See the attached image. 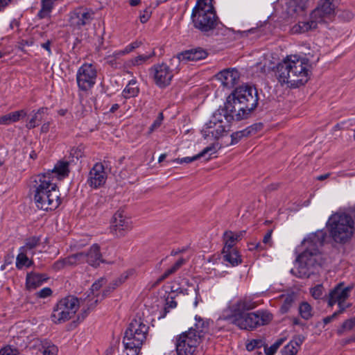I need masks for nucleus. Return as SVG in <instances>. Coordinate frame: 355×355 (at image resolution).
<instances>
[{"label":"nucleus","instance_id":"obj_6","mask_svg":"<svg viewBox=\"0 0 355 355\" xmlns=\"http://www.w3.org/2000/svg\"><path fill=\"white\" fill-rule=\"evenodd\" d=\"M326 227L330 238L337 244H346L355 233V222L352 215L345 211L332 214L327 220Z\"/></svg>","mask_w":355,"mask_h":355},{"label":"nucleus","instance_id":"obj_33","mask_svg":"<svg viewBox=\"0 0 355 355\" xmlns=\"http://www.w3.org/2000/svg\"><path fill=\"white\" fill-rule=\"evenodd\" d=\"M69 173V162L67 161H59L54 166L52 173L58 175L59 179L68 176Z\"/></svg>","mask_w":355,"mask_h":355},{"label":"nucleus","instance_id":"obj_25","mask_svg":"<svg viewBox=\"0 0 355 355\" xmlns=\"http://www.w3.org/2000/svg\"><path fill=\"white\" fill-rule=\"evenodd\" d=\"M216 152V145L214 144H212L210 146L204 148L200 153H198L196 155H194L193 157H184L182 159L178 158V159H174L173 162H177L178 164H183V163L188 164V163L192 162L193 161H196V160L200 159V157L205 156L207 153L212 154Z\"/></svg>","mask_w":355,"mask_h":355},{"label":"nucleus","instance_id":"obj_7","mask_svg":"<svg viewBox=\"0 0 355 355\" xmlns=\"http://www.w3.org/2000/svg\"><path fill=\"white\" fill-rule=\"evenodd\" d=\"M148 326L141 318L134 319L125 330L123 338L126 355H139L141 347L146 339Z\"/></svg>","mask_w":355,"mask_h":355},{"label":"nucleus","instance_id":"obj_45","mask_svg":"<svg viewBox=\"0 0 355 355\" xmlns=\"http://www.w3.org/2000/svg\"><path fill=\"white\" fill-rule=\"evenodd\" d=\"M182 55V52L180 53H178L176 56H173L171 60H170V64L171 66L170 68H171V70H173V73H174V72L175 73H178L180 70V68H179V66H180V64L182 61H186V59L184 58V55Z\"/></svg>","mask_w":355,"mask_h":355},{"label":"nucleus","instance_id":"obj_60","mask_svg":"<svg viewBox=\"0 0 355 355\" xmlns=\"http://www.w3.org/2000/svg\"><path fill=\"white\" fill-rule=\"evenodd\" d=\"M338 305L339 306V310L335 312V313H337V317L340 314L343 313L346 310V309L351 306V304H345V302H341L340 304H338Z\"/></svg>","mask_w":355,"mask_h":355},{"label":"nucleus","instance_id":"obj_5","mask_svg":"<svg viewBox=\"0 0 355 355\" xmlns=\"http://www.w3.org/2000/svg\"><path fill=\"white\" fill-rule=\"evenodd\" d=\"M53 179L52 174L48 173L38 175L33 182L31 191L40 209L55 210L61 203L59 191Z\"/></svg>","mask_w":355,"mask_h":355},{"label":"nucleus","instance_id":"obj_1","mask_svg":"<svg viewBox=\"0 0 355 355\" xmlns=\"http://www.w3.org/2000/svg\"><path fill=\"white\" fill-rule=\"evenodd\" d=\"M257 304L250 297H245L232 301L223 311L225 319H230L232 323L241 329L252 331L268 324L272 319V315L264 310L245 313L257 307Z\"/></svg>","mask_w":355,"mask_h":355},{"label":"nucleus","instance_id":"obj_12","mask_svg":"<svg viewBox=\"0 0 355 355\" xmlns=\"http://www.w3.org/2000/svg\"><path fill=\"white\" fill-rule=\"evenodd\" d=\"M97 77L96 67L92 64H84L78 70L76 80L79 89L88 91L95 85Z\"/></svg>","mask_w":355,"mask_h":355},{"label":"nucleus","instance_id":"obj_15","mask_svg":"<svg viewBox=\"0 0 355 355\" xmlns=\"http://www.w3.org/2000/svg\"><path fill=\"white\" fill-rule=\"evenodd\" d=\"M112 230L117 236H123L132 228L131 220L123 211H117L113 216Z\"/></svg>","mask_w":355,"mask_h":355},{"label":"nucleus","instance_id":"obj_46","mask_svg":"<svg viewBox=\"0 0 355 355\" xmlns=\"http://www.w3.org/2000/svg\"><path fill=\"white\" fill-rule=\"evenodd\" d=\"M355 327V317L346 320L337 330L338 335H342L345 331H350Z\"/></svg>","mask_w":355,"mask_h":355},{"label":"nucleus","instance_id":"obj_53","mask_svg":"<svg viewBox=\"0 0 355 355\" xmlns=\"http://www.w3.org/2000/svg\"><path fill=\"white\" fill-rule=\"evenodd\" d=\"M66 266H68V263H67V259L64 258V259H60V260L55 261L53 263V265L52 266V268L54 270L58 271V270L63 269Z\"/></svg>","mask_w":355,"mask_h":355},{"label":"nucleus","instance_id":"obj_31","mask_svg":"<svg viewBox=\"0 0 355 355\" xmlns=\"http://www.w3.org/2000/svg\"><path fill=\"white\" fill-rule=\"evenodd\" d=\"M25 116H26V112L24 110L10 112L0 116V124L8 125L18 121L21 116L24 117Z\"/></svg>","mask_w":355,"mask_h":355},{"label":"nucleus","instance_id":"obj_56","mask_svg":"<svg viewBox=\"0 0 355 355\" xmlns=\"http://www.w3.org/2000/svg\"><path fill=\"white\" fill-rule=\"evenodd\" d=\"M55 1L56 0H42V10L46 12L51 11Z\"/></svg>","mask_w":355,"mask_h":355},{"label":"nucleus","instance_id":"obj_19","mask_svg":"<svg viewBox=\"0 0 355 355\" xmlns=\"http://www.w3.org/2000/svg\"><path fill=\"white\" fill-rule=\"evenodd\" d=\"M106 282L105 279L101 278L98 281L95 282L91 288V292L92 295H88L86 298L83 300V303L85 304V306H87V310H84V315H83V318H85L89 311L92 310L98 302L99 294H95L96 292L98 291L99 289L102 287L103 284Z\"/></svg>","mask_w":355,"mask_h":355},{"label":"nucleus","instance_id":"obj_61","mask_svg":"<svg viewBox=\"0 0 355 355\" xmlns=\"http://www.w3.org/2000/svg\"><path fill=\"white\" fill-rule=\"evenodd\" d=\"M272 233V230H270L268 231V232L266 234L263 239V243L266 245H268L269 246H271V235Z\"/></svg>","mask_w":355,"mask_h":355},{"label":"nucleus","instance_id":"obj_30","mask_svg":"<svg viewBox=\"0 0 355 355\" xmlns=\"http://www.w3.org/2000/svg\"><path fill=\"white\" fill-rule=\"evenodd\" d=\"M223 254L224 260L229 262L232 266H237L242 261L238 251L235 248H232L229 250H225L224 247Z\"/></svg>","mask_w":355,"mask_h":355},{"label":"nucleus","instance_id":"obj_21","mask_svg":"<svg viewBox=\"0 0 355 355\" xmlns=\"http://www.w3.org/2000/svg\"><path fill=\"white\" fill-rule=\"evenodd\" d=\"M216 77L223 86L231 88L237 83L240 75L234 69H226L217 73Z\"/></svg>","mask_w":355,"mask_h":355},{"label":"nucleus","instance_id":"obj_26","mask_svg":"<svg viewBox=\"0 0 355 355\" xmlns=\"http://www.w3.org/2000/svg\"><path fill=\"white\" fill-rule=\"evenodd\" d=\"M245 233V231H241L236 234L232 231L225 232L223 235L225 250H229L230 248H233L236 241L240 240Z\"/></svg>","mask_w":355,"mask_h":355},{"label":"nucleus","instance_id":"obj_64","mask_svg":"<svg viewBox=\"0 0 355 355\" xmlns=\"http://www.w3.org/2000/svg\"><path fill=\"white\" fill-rule=\"evenodd\" d=\"M166 304L169 308H175L177 306V302L174 300L173 297H168L166 300Z\"/></svg>","mask_w":355,"mask_h":355},{"label":"nucleus","instance_id":"obj_8","mask_svg":"<svg viewBox=\"0 0 355 355\" xmlns=\"http://www.w3.org/2000/svg\"><path fill=\"white\" fill-rule=\"evenodd\" d=\"M212 0H198L193 10L191 18L194 26L202 32L216 28L218 17L211 3Z\"/></svg>","mask_w":355,"mask_h":355},{"label":"nucleus","instance_id":"obj_11","mask_svg":"<svg viewBox=\"0 0 355 355\" xmlns=\"http://www.w3.org/2000/svg\"><path fill=\"white\" fill-rule=\"evenodd\" d=\"M192 333V331H185L176 337L175 347L178 355H194L200 341L199 336Z\"/></svg>","mask_w":355,"mask_h":355},{"label":"nucleus","instance_id":"obj_42","mask_svg":"<svg viewBox=\"0 0 355 355\" xmlns=\"http://www.w3.org/2000/svg\"><path fill=\"white\" fill-rule=\"evenodd\" d=\"M184 262L185 261L184 259H180L171 268L164 272V273L158 279L157 282H160L175 272L184 263Z\"/></svg>","mask_w":355,"mask_h":355},{"label":"nucleus","instance_id":"obj_59","mask_svg":"<svg viewBox=\"0 0 355 355\" xmlns=\"http://www.w3.org/2000/svg\"><path fill=\"white\" fill-rule=\"evenodd\" d=\"M141 44V42L135 41L125 47V51L128 53L138 48Z\"/></svg>","mask_w":355,"mask_h":355},{"label":"nucleus","instance_id":"obj_16","mask_svg":"<svg viewBox=\"0 0 355 355\" xmlns=\"http://www.w3.org/2000/svg\"><path fill=\"white\" fill-rule=\"evenodd\" d=\"M94 12L91 9L78 8L71 13L70 23L72 26L81 28L89 24L94 19Z\"/></svg>","mask_w":355,"mask_h":355},{"label":"nucleus","instance_id":"obj_38","mask_svg":"<svg viewBox=\"0 0 355 355\" xmlns=\"http://www.w3.org/2000/svg\"><path fill=\"white\" fill-rule=\"evenodd\" d=\"M47 110L46 107H41L40 108L33 116V117L29 120L28 123L26 124V128L28 129H32L35 128L39 125V122L42 120L41 117V114H44L45 111Z\"/></svg>","mask_w":355,"mask_h":355},{"label":"nucleus","instance_id":"obj_27","mask_svg":"<svg viewBox=\"0 0 355 355\" xmlns=\"http://www.w3.org/2000/svg\"><path fill=\"white\" fill-rule=\"evenodd\" d=\"M196 323L193 327H191L187 331H192V334L199 336L200 341L208 331V322L204 321L201 318H196Z\"/></svg>","mask_w":355,"mask_h":355},{"label":"nucleus","instance_id":"obj_22","mask_svg":"<svg viewBox=\"0 0 355 355\" xmlns=\"http://www.w3.org/2000/svg\"><path fill=\"white\" fill-rule=\"evenodd\" d=\"M47 279L48 277L44 274L36 272L28 273L26 276V288L28 290L35 289Z\"/></svg>","mask_w":355,"mask_h":355},{"label":"nucleus","instance_id":"obj_35","mask_svg":"<svg viewBox=\"0 0 355 355\" xmlns=\"http://www.w3.org/2000/svg\"><path fill=\"white\" fill-rule=\"evenodd\" d=\"M307 0H286L289 11L293 12H302L306 7Z\"/></svg>","mask_w":355,"mask_h":355},{"label":"nucleus","instance_id":"obj_63","mask_svg":"<svg viewBox=\"0 0 355 355\" xmlns=\"http://www.w3.org/2000/svg\"><path fill=\"white\" fill-rule=\"evenodd\" d=\"M337 318V313H334L331 315L325 317L323 319V322L324 324H327L329 322H331L333 320L336 319Z\"/></svg>","mask_w":355,"mask_h":355},{"label":"nucleus","instance_id":"obj_40","mask_svg":"<svg viewBox=\"0 0 355 355\" xmlns=\"http://www.w3.org/2000/svg\"><path fill=\"white\" fill-rule=\"evenodd\" d=\"M28 252L26 251H19V254L16 259V266L20 269L23 266H30L32 264V261L29 260L28 255Z\"/></svg>","mask_w":355,"mask_h":355},{"label":"nucleus","instance_id":"obj_10","mask_svg":"<svg viewBox=\"0 0 355 355\" xmlns=\"http://www.w3.org/2000/svg\"><path fill=\"white\" fill-rule=\"evenodd\" d=\"M83 300H79L73 295H69L61 299L53 309L51 314V320L55 324L64 322L69 319L76 313L79 306H83L81 317L84 315V310H87V306Z\"/></svg>","mask_w":355,"mask_h":355},{"label":"nucleus","instance_id":"obj_18","mask_svg":"<svg viewBox=\"0 0 355 355\" xmlns=\"http://www.w3.org/2000/svg\"><path fill=\"white\" fill-rule=\"evenodd\" d=\"M106 178L104 166L101 163H96L89 172L87 183L91 187L96 189L105 184Z\"/></svg>","mask_w":355,"mask_h":355},{"label":"nucleus","instance_id":"obj_34","mask_svg":"<svg viewBox=\"0 0 355 355\" xmlns=\"http://www.w3.org/2000/svg\"><path fill=\"white\" fill-rule=\"evenodd\" d=\"M133 271L130 270L127 272L126 273L121 275V277L119 279L113 282L112 284H110L105 290H103L102 293V297L101 300L106 297L107 295L110 294L112 291H113L118 286L121 284L123 282L125 281V279H128L129 275L132 274Z\"/></svg>","mask_w":355,"mask_h":355},{"label":"nucleus","instance_id":"obj_39","mask_svg":"<svg viewBox=\"0 0 355 355\" xmlns=\"http://www.w3.org/2000/svg\"><path fill=\"white\" fill-rule=\"evenodd\" d=\"M40 239L39 237L33 236L26 240L25 245L20 248L19 251H26L33 254L31 250L36 248L40 243Z\"/></svg>","mask_w":355,"mask_h":355},{"label":"nucleus","instance_id":"obj_3","mask_svg":"<svg viewBox=\"0 0 355 355\" xmlns=\"http://www.w3.org/2000/svg\"><path fill=\"white\" fill-rule=\"evenodd\" d=\"M257 89L250 85L237 87L230 95L224 107L236 119L241 121L247 119L258 104Z\"/></svg>","mask_w":355,"mask_h":355},{"label":"nucleus","instance_id":"obj_58","mask_svg":"<svg viewBox=\"0 0 355 355\" xmlns=\"http://www.w3.org/2000/svg\"><path fill=\"white\" fill-rule=\"evenodd\" d=\"M312 296L315 299L320 298L322 294V287L321 286H317L311 290Z\"/></svg>","mask_w":355,"mask_h":355},{"label":"nucleus","instance_id":"obj_36","mask_svg":"<svg viewBox=\"0 0 355 355\" xmlns=\"http://www.w3.org/2000/svg\"><path fill=\"white\" fill-rule=\"evenodd\" d=\"M137 82L135 80H131L125 88L123 89V94L125 98H128L136 96L139 93V88L136 85Z\"/></svg>","mask_w":355,"mask_h":355},{"label":"nucleus","instance_id":"obj_43","mask_svg":"<svg viewBox=\"0 0 355 355\" xmlns=\"http://www.w3.org/2000/svg\"><path fill=\"white\" fill-rule=\"evenodd\" d=\"M184 262L185 261L184 259H180L171 268L164 272V273L158 279L157 282H160L175 272L184 263Z\"/></svg>","mask_w":355,"mask_h":355},{"label":"nucleus","instance_id":"obj_28","mask_svg":"<svg viewBox=\"0 0 355 355\" xmlns=\"http://www.w3.org/2000/svg\"><path fill=\"white\" fill-rule=\"evenodd\" d=\"M33 347H37L40 351H42L43 355H57L58 353V347L55 345L40 339L34 340Z\"/></svg>","mask_w":355,"mask_h":355},{"label":"nucleus","instance_id":"obj_47","mask_svg":"<svg viewBox=\"0 0 355 355\" xmlns=\"http://www.w3.org/2000/svg\"><path fill=\"white\" fill-rule=\"evenodd\" d=\"M263 346H265V341L261 338L252 339L246 343V349L248 351H252Z\"/></svg>","mask_w":355,"mask_h":355},{"label":"nucleus","instance_id":"obj_57","mask_svg":"<svg viewBox=\"0 0 355 355\" xmlns=\"http://www.w3.org/2000/svg\"><path fill=\"white\" fill-rule=\"evenodd\" d=\"M339 17L345 21H350L354 18V14L350 10H345L341 12Z\"/></svg>","mask_w":355,"mask_h":355},{"label":"nucleus","instance_id":"obj_29","mask_svg":"<svg viewBox=\"0 0 355 355\" xmlns=\"http://www.w3.org/2000/svg\"><path fill=\"white\" fill-rule=\"evenodd\" d=\"M258 125H254L247 128L245 130L234 132L231 135V144H237L242 138L249 137L255 134L257 131Z\"/></svg>","mask_w":355,"mask_h":355},{"label":"nucleus","instance_id":"obj_14","mask_svg":"<svg viewBox=\"0 0 355 355\" xmlns=\"http://www.w3.org/2000/svg\"><path fill=\"white\" fill-rule=\"evenodd\" d=\"M336 0H320L316 8L311 11L314 17H316L322 24L326 23L334 16Z\"/></svg>","mask_w":355,"mask_h":355},{"label":"nucleus","instance_id":"obj_32","mask_svg":"<svg viewBox=\"0 0 355 355\" xmlns=\"http://www.w3.org/2000/svg\"><path fill=\"white\" fill-rule=\"evenodd\" d=\"M302 340L300 338H295L287 344L282 350V355H296Z\"/></svg>","mask_w":355,"mask_h":355},{"label":"nucleus","instance_id":"obj_20","mask_svg":"<svg viewBox=\"0 0 355 355\" xmlns=\"http://www.w3.org/2000/svg\"><path fill=\"white\" fill-rule=\"evenodd\" d=\"M319 24H322V23L316 17H314L313 15L311 12L308 19L299 21L293 26L291 31L295 34L305 33L317 29Z\"/></svg>","mask_w":355,"mask_h":355},{"label":"nucleus","instance_id":"obj_17","mask_svg":"<svg viewBox=\"0 0 355 355\" xmlns=\"http://www.w3.org/2000/svg\"><path fill=\"white\" fill-rule=\"evenodd\" d=\"M354 288V285H349L344 287L343 282L339 283L337 286L329 293V297L328 304L333 306L335 304H340L345 302L346 300L349 297V293Z\"/></svg>","mask_w":355,"mask_h":355},{"label":"nucleus","instance_id":"obj_51","mask_svg":"<svg viewBox=\"0 0 355 355\" xmlns=\"http://www.w3.org/2000/svg\"><path fill=\"white\" fill-rule=\"evenodd\" d=\"M85 148L83 146L80 145L76 148H73L70 150V156L72 158H76V159H78L79 158H81L84 156L85 153Z\"/></svg>","mask_w":355,"mask_h":355},{"label":"nucleus","instance_id":"obj_2","mask_svg":"<svg viewBox=\"0 0 355 355\" xmlns=\"http://www.w3.org/2000/svg\"><path fill=\"white\" fill-rule=\"evenodd\" d=\"M327 234L319 230L304 239L305 250L297 257V266L292 272L300 278H309L318 273L324 259L320 248L323 246Z\"/></svg>","mask_w":355,"mask_h":355},{"label":"nucleus","instance_id":"obj_4","mask_svg":"<svg viewBox=\"0 0 355 355\" xmlns=\"http://www.w3.org/2000/svg\"><path fill=\"white\" fill-rule=\"evenodd\" d=\"M309 61L296 55L287 57L277 66L276 76L281 84L298 87L309 80Z\"/></svg>","mask_w":355,"mask_h":355},{"label":"nucleus","instance_id":"obj_52","mask_svg":"<svg viewBox=\"0 0 355 355\" xmlns=\"http://www.w3.org/2000/svg\"><path fill=\"white\" fill-rule=\"evenodd\" d=\"M163 119H164V116H163L162 113H159L157 119L153 122V123L149 128V131H148L149 134H151L155 130H156L161 125Z\"/></svg>","mask_w":355,"mask_h":355},{"label":"nucleus","instance_id":"obj_41","mask_svg":"<svg viewBox=\"0 0 355 355\" xmlns=\"http://www.w3.org/2000/svg\"><path fill=\"white\" fill-rule=\"evenodd\" d=\"M66 259L69 266H74L85 262V256L83 252L73 254Z\"/></svg>","mask_w":355,"mask_h":355},{"label":"nucleus","instance_id":"obj_49","mask_svg":"<svg viewBox=\"0 0 355 355\" xmlns=\"http://www.w3.org/2000/svg\"><path fill=\"white\" fill-rule=\"evenodd\" d=\"M294 302V297L293 295H288L284 298V302L280 307V312L286 313L291 307Z\"/></svg>","mask_w":355,"mask_h":355},{"label":"nucleus","instance_id":"obj_23","mask_svg":"<svg viewBox=\"0 0 355 355\" xmlns=\"http://www.w3.org/2000/svg\"><path fill=\"white\" fill-rule=\"evenodd\" d=\"M85 256V262L92 266H97L102 261L100 247L97 244H94Z\"/></svg>","mask_w":355,"mask_h":355},{"label":"nucleus","instance_id":"obj_48","mask_svg":"<svg viewBox=\"0 0 355 355\" xmlns=\"http://www.w3.org/2000/svg\"><path fill=\"white\" fill-rule=\"evenodd\" d=\"M155 55L154 52L150 55H139L130 60L134 66L140 65L146 62L149 58Z\"/></svg>","mask_w":355,"mask_h":355},{"label":"nucleus","instance_id":"obj_9","mask_svg":"<svg viewBox=\"0 0 355 355\" xmlns=\"http://www.w3.org/2000/svg\"><path fill=\"white\" fill-rule=\"evenodd\" d=\"M236 119L224 107H220L214 114L211 119L205 124L202 130L205 139L211 137L218 139L227 131L232 121Z\"/></svg>","mask_w":355,"mask_h":355},{"label":"nucleus","instance_id":"obj_44","mask_svg":"<svg viewBox=\"0 0 355 355\" xmlns=\"http://www.w3.org/2000/svg\"><path fill=\"white\" fill-rule=\"evenodd\" d=\"M184 262L185 261L184 259H180L171 268L164 272V273L158 279L157 282H160L175 272L184 263Z\"/></svg>","mask_w":355,"mask_h":355},{"label":"nucleus","instance_id":"obj_37","mask_svg":"<svg viewBox=\"0 0 355 355\" xmlns=\"http://www.w3.org/2000/svg\"><path fill=\"white\" fill-rule=\"evenodd\" d=\"M299 313L300 316L306 320H309L313 315L312 307L306 302H303L300 304Z\"/></svg>","mask_w":355,"mask_h":355},{"label":"nucleus","instance_id":"obj_13","mask_svg":"<svg viewBox=\"0 0 355 355\" xmlns=\"http://www.w3.org/2000/svg\"><path fill=\"white\" fill-rule=\"evenodd\" d=\"M155 84L159 87H166L171 84L174 73L165 63L155 64L150 69Z\"/></svg>","mask_w":355,"mask_h":355},{"label":"nucleus","instance_id":"obj_54","mask_svg":"<svg viewBox=\"0 0 355 355\" xmlns=\"http://www.w3.org/2000/svg\"><path fill=\"white\" fill-rule=\"evenodd\" d=\"M19 352L16 349H12L10 347L2 348L0 350V355H18Z\"/></svg>","mask_w":355,"mask_h":355},{"label":"nucleus","instance_id":"obj_24","mask_svg":"<svg viewBox=\"0 0 355 355\" xmlns=\"http://www.w3.org/2000/svg\"><path fill=\"white\" fill-rule=\"evenodd\" d=\"M182 55L184 56L186 61H198L206 58L208 53L205 49L198 47L183 51Z\"/></svg>","mask_w":355,"mask_h":355},{"label":"nucleus","instance_id":"obj_50","mask_svg":"<svg viewBox=\"0 0 355 355\" xmlns=\"http://www.w3.org/2000/svg\"><path fill=\"white\" fill-rule=\"evenodd\" d=\"M284 341V338H280L270 347H265L266 355H274L279 347L283 344Z\"/></svg>","mask_w":355,"mask_h":355},{"label":"nucleus","instance_id":"obj_62","mask_svg":"<svg viewBox=\"0 0 355 355\" xmlns=\"http://www.w3.org/2000/svg\"><path fill=\"white\" fill-rule=\"evenodd\" d=\"M150 13L147 11V10H145L144 14L140 15V21L141 23H146L150 18Z\"/></svg>","mask_w":355,"mask_h":355},{"label":"nucleus","instance_id":"obj_55","mask_svg":"<svg viewBox=\"0 0 355 355\" xmlns=\"http://www.w3.org/2000/svg\"><path fill=\"white\" fill-rule=\"evenodd\" d=\"M52 294V291L50 288L46 287L42 289H41L40 291H38L36 293V295L40 298H45L47 297Z\"/></svg>","mask_w":355,"mask_h":355}]
</instances>
